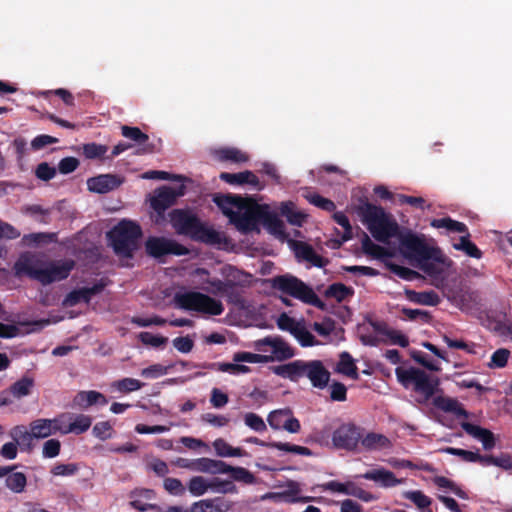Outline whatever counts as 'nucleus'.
Here are the masks:
<instances>
[{"mask_svg": "<svg viewBox=\"0 0 512 512\" xmlns=\"http://www.w3.org/2000/svg\"><path fill=\"white\" fill-rule=\"evenodd\" d=\"M271 371L282 378L298 382L300 378L307 377L313 387L323 389L328 385L330 372L320 360H295L286 364L272 366Z\"/></svg>", "mask_w": 512, "mask_h": 512, "instance_id": "f257e3e1", "label": "nucleus"}, {"mask_svg": "<svg viewBox=\"0 0 512 512\" xmlns=\"http://www.w3.org/2000/svg\"><path fill=\"white\" fill-rule=\"evenodd\" d=\"M170 223L177 234L189 236L195 241L215 245L221 243V235L213 228L205 226L200 219L188 210L174 209L169 213Z\"/></svg>", "mask_w": 512, "mask_h": 512, "instance_id": "f03ea898", "label": "nucleus"}, {"mask_svg": "<svg viewBox=\"0 0 512 512\" xmlns=\"http://www.w3.org/2000/svg\"><path fill=\"white\" fill-rule=\"evenodd\" d=\"M359 214L375 240L387 243L389 239L398 236V223L381 206L365 202L359 207Z\"/></svg>", "mask_w": 512, "mask_h": 512, "instance_id": "7ed1b4c3", "label": "nucleus"}, {"mask_svg": "<svg viewBox=\"0 0 512 512\" xmlns=\"http://www.w3.org/2000/svg\"><path fill=\"white\" fill-rule=\"evenodd\" d=\"M73 260L51 262L43 268H36L27 256H21L15 263V270L18 275L26 274L30 278L48 285L56 281L66 279L74 268Z\"/></svg>", "mask_w": 512, "mask_h": 512, "instance_id": "20e7f679", "label": "nucleus"}, {"mask_svg": "<svg viewBox=\"0 0 512 512\" xmlns=\"http://www.w3.org/2000/svg\"><path fill=\"white\" fill-rule=\"evenodd\" d=\"M141 236L140 225L130 220H122L108 233L115 254L122 258L133 257Z\"/></svg>", "mask_w": 512, "mask_h": 512, "instance_id": "39448f33", "label": "nucleus"}, {"mask_svg": "<svg viewBox=\"0 0 512 512\" xmlns=\"http://www.w3.org/2000/svg\"><path fill=\"white\" fill-rule=\"evenodd\" d=\"M271 287L305 304L324 310L326 305L314 290L296 276L285 274L270 279Z\"/></svg>", "mask_w": 512, "mask_h": 512, "instance_id": "423d86ee", "label": "nucleus"}, {"mask_svg": "<svg viewBox=\"0 0 512 512\" xmlns=\"http://www.w3.org/2000/svg\"><path fill=\"white\" fill-rule=\"evenodd\" d=\"M396 377L406 389L412 387L413 390L422 395L425 400L432 398L438 391L440 380L436 376H431L424 370L416 367L408 369L397 367Z\"/></svg>", "mask_w": 512, "mask_h": 512, "instance_id": "0eeeda50", "label": "nucleus"}, {"mask_svg": "<svg viewBox=\"0 0 512 512\" xmlns=\"http://www.w3.org/2000/svg\"><path fill=\"white\" fill-rule=\"evenodd\" d=\"M174 302L181 309L213 316L221 315L224 311L223 304L219 300L196 291L177 292Z\"/></svg>", "mask_w": 512, "mask_h": 512, "instance_id": "6e6552de", "label": "nucleus"}, {"mask_svg": "<svg viewBox=\"0 0 512 512\" xmlns=\"http://www.w3.org/2000/svg\"><path fill=\"white\" fill-rule=\"evenodd\" d=\"M400 251L408 259L418 263L426 260L439 261V250L427 244L423 236L408 232L399 237Z\"/></svg>", "mask_w": 512, "mask_h": 512, "instance_id": "1a4fd4ad", "label": "nucleus"}, {"mask_svg": "<svg viewBox=\"0 0 512 512\" xmlns=\"http://www.w3.org/2000/svg\"><path fill=\"white\" fill-rule=\"evenodd\" d=\"M246 204L243 208L233 214L230 222L242 232L253 231L259 222L264 209V205L258 204L252 197H246Z\"/></svg>", "mask_w": 512, "mask_h": 512, "instance_id": "9d476101", "label": "nucleus"}, {"mask_svg": "<svg viewBox=\"0 0 512 512\" xmlns=\"http://www.w3.org/2000/svg\"><path fill=\"white\" fill-rule=\"evenodd\" d=\"M146 253L162 262V258L168 255L184 256L189 250L184 245L173 239L150 236L145 242Z\"/></svg>", "mask_w": 512, "mask_h": 512, "instance_id": "9b49d317", "label": "nucleus"}, {"mask_svg": "<svg viewBox=\"0 0 512 512\" xmlns=\"http://www.w3.org/2000/svg\"><path fill=\"white\" fill-rule=\"evenodd\" d=\"M361 437V428L352 423H345L333 432L332 442L338 449L353 451L356 449Z\"/></svg>", "mask_w": 512, "mask_h": 512, "instance_id": "f8f14e48", "label": "nucleus"}, {"mask_svg": "<svg viewBox=\"0 0 512 512\" xmlns=\"http://www.w3.org/2000/svg\"><path fill=\"white\" fill-rule=\"evenodd\" d=\"M35 387V380L28 375L22 376L9 388L0 392V407L11 405L15 399L20 400L29 396Z\"/></svg>", "mask_w": 512, "mask_h": 512, "instance_id": "ddd939ff", "label": "nucleus"}, {"mask_svg": "<svg viewBox=\"0 0 512 512\" xmlns=\"http://www.w3.org/2000/svg\"><path fill=\"white\" fill-rule=\"evenodd\" d=\"M250 275L238 269H231L228 274V283L224 295L228 303L234 305H243V291L241 288L249 285L248 277Z\"/></svg>", "mask_w": 512, "mask_h": 512, "instance_id": "4468645a", "label": "nucleus"}, {"mask_svg": "<svg viewBox=\"0 0 512 512\" xmlns=\"http://www.w3.org/2000/svg\"><path fill=\"white\" fill-rule=\"evenodd\" d=\"M182 195H184L183 186L178 189L162 186L155 191L154 196L151 198V207L159 215H162L169 207L173 206L177 198Z\"/></svg>", "mask_w": 512, "mask_h": 512, "instance_id": "2eb2a0df", "label": "nucleus"}, {"mask_svg": "<svg viewBox=\"0 0 512 512\" xmlns=\"http://www.w3.org/2000/svg\"><path fill=\"white\" fill-rule=\"evenodd\" d=\"M261 346H269L272 349L273 360L285 361L295 355L294 349L280 336H267L256 342V347L261 350Z\"/></svg>", "mask_w": 512, "mask_h": 512, "instance_id": "dca6fc26", "label": "nucleus"}, {"mask_svg": "<svg viewBox=\"0 0 512 512\" xmlns=\"http://www.w3.org/2000/svg\"><path fill=\"white\" fill-rule=\"evenodd\" d=\"M107 283L101 279L97 283H95L92 287H82L79 289H74L69 292L64 300V303L67 306H75L80 302L89 303L91 298L97 294H100Z\"/></svg>", "mask_w": 512, "mask_h": 512, "instance_id": "f3484780", "label": "nucleus"}, {"mask_svg": "<svg viewBox=\"0 0 512 512\" xmlns=\"http://www.w3.org/2000/svg\"><path fill=\"white\" fill-rule=\"evenodd\" d=\"M122 181L112 174H101L87 180L88 189L92 192L105 194L120 186Z\"/></svg>", "mask_w": 512, "mask_h": 512, "instance_id": "a211bd4d", "label": "nucleus"}, {"mask_svg": "<svg viewBox=\"0 0 512 512\" xmlns=\"http://www.w3.org/2000/svg\"><path fill=\"white\" fill-rule=\"evenodd\" d=\"M220 179L230 185H244L249 184L255 187L257 190H262L264 185L260 183L259 178L249 170H245L239 173H228L222 172Z\"/></svg>", "mask_w": 512, "mask_h": 512, "instance_id": "6ab92c4d", "label": "nucleus"}, {"mask_svg": "<svg viewBox=\"0 0 512 512\" xmlns=\"http://www.w3.org/2000/svg\"><path fill=\"white\" fill-rule=\"evenodd\" d=\"M247 443L268 447V448H274L280 451L294 453L302 456H311L313 453L312 451L305 447V446H299L291 443H284V442H265L257 437H249L245 440Z\"/></svg>", "mask_w": 512, "mask_h": 512, "instance_id": "aec40b11", "label": "nucleus"}, {"mask_svg": "<svg viewBox=\"0 0 512 512\" xmlns=\"http://www.w3.org/2000/svg\"><path fill=\"white\" fill-rule=\"evenodd\" d=\"M121 133L125 138L134 141L138 145H142V148L138 151L139 154L154 153L156 151L155 145L148 143L149 136L142 132L140 128L123 125Z\"/></svg>", "mask_w": 512, "mask_h": 512, "instance_id": "412c9836", "label": "nucleus"}, {"mask_svg": "<svg viewBox=\"0 0 512 512\" xmlns=\"http://www.w3.org/2000/svg\"><path fill=\"white\" fill-rule=\"evenodd\" d=\"M461 428L473 438L481 441L485 450H491L495 447V436L490 430L470 422H462Z\"/></svg>", "mask_w": 512, "mask_h": 512, "instance_id": "4be33fe9", "label": "nucleus"}, {"mask_svg": "<svg viewBox=\"0 0 512 512\" xmlns=\"http://www.w3.org/2000/svg\"><path fill=\"white\" fill-rule=\"evenodd\" d=\"M215 204L219 207L222 213L229 218L232 219L233 214L237 211H234V208H243L244 204H246V197H242L240 195H216L214 197Z\"/></svg>", "mask_w": 512, "mask_h": 512, "instance_id": "5701e85b", "label": "nucleus"}, {"mask_svg": "<svg viewBox=\"0 0 512 512\" xmlns=\"http://www.w3.org/2000/svg\"><path fill=\"white\" fill-rule=\"evenodd\" d=\"M211 155L219 162H230L234 164L245 163L249 156L236 147H220L213 149Z\"/></svg>", "mask_w": 512, "mask_h": 512, "instance_id": "b1692460", "label": "nucleus"}, {"mask_svg": "<svg viewBox=\"0 0 512 512\" xmlns=\"http://www.w3.org/2000/svg\"><path fill=\"white\" fill-rule=\"evenodd\" d=\"M359 477L378 482L381 484V486L386 488L394 487L401 483V480L397 479L392 471L386 470L384 468L367 471L364 474H361Z\"/></svg>", "mask_w": 512, "mask_h": 512, "instance_id": "393cba45", "label": "nucleus"}, {"mask_svg": "<svg viewBox=\"0 0 512 512\" xmlns=\"http://www.w3.org/2000/svg\"><path fill=\"white\" fill-rule=\"evenodd\" d=\"M433 405L444 412L453 413L458 418L468 417V412L456 399L445 396H436L433 398Z\"/></svg>", "mask_w": 512, "mask_h": 512, "instance_id": "a878e982", "label": "nucleus"}, {"mask_svg": "<svg viewBox=\"0 0 512 512\" xmlns=\"http://www.w3.org/2000/svg\"><path fill=\"white\" fill-rule=\"evenodd\" d=\"M108 403L107 398L100 392L91 390V391H80L78 392L74 399L73 404L80 408H88L95 404L106 405Z\"/></svg>", "mask_w": 512, "mask_h": 512, "instance_id": "bb28decb", "label": "nucleus"}, {"mask_svg": "<svg viewBox=\"0 0 512 512\" xmlns=\"http://www.w3.org/2000/svg\"><path fill=\"white\" fill-rule=\"evenodd\" d=\"M226 464L224 461L206 457L196 459L195 472L208 473L212 475L225 474Z\"/></svg>", "mask_w": 512, "mask_h": 512, "instance_id": "cd10ccee", "label": "nucleus"}, {"mask_svg": "<svg viewBox=\"0 0 512 512\" xmlns=\"http://www.w3.org/2000/svg\"><path fill=\"white\" fill-rule=\"evenodd\" d=\"M405 293H406L407 298L411 302L416 303V304L436 306L440 303V297L433 290L423 291V292H417L414 290H406Z\"/></svg>", "mask_w": 512, "mask_h": 512, "instance_id": "c85d7f7f", "label": "nucleus"}, {"mask_svg": "<svg viewBox=\"0 0 512 512\" xmlns=\"http://www.w3.org/2000/svg\"><path fill=\"white\" fill-rule=\"evenodd\" d=\"M361 444L369 451L383 450L391 446V441L383 434L370 432L365 437H361Z\"/></svg>", "mask_w": 512, "mask_h": 512, "instance_id": "c756f323", "label": "nucleus"}, {"mask_svg": "<svg viewBox=\"0 0 512 512\" xmlns=\"http://www.w3.org/2000/svg\"><path fill=\"white\" fill-rule=\"evenodd\" d=\"M336 371L340 374L352 378L353 380L359 379L358 368L355 364V361L352 358V356L346 351L340 354Z\"/></svg>", "mask_w": 512, "mask_h": 512, "instance_id": "7c9ffc66", "label": "nucleus"}, {"mask_svg": "<svg viewBox=\"0 0 512 512\" xmlns=\"http://www.w3.org/2000/svg\"><path fill=\"white\" fill-rule=\"evenodd\" d=\"M261 222L268 228V230L277 236L284 235V223L278 218L275 213L269 211L267 205H264Z\"/></svg>", "mask_w": 512, "mask_h": 512, "instance_id": "2f4dec72", "label": "nucleus"}, {"mask_svg": "<svg viewBox=\"0 0 512 512\" xmlns=\"http://www.w3.org/2000/svg\"><path fill=\"white\" fill-rule=\"evenodd\" d=\"M324 295L326 298H333L337 302H342L348 297H352L354 295V289L338 282L329 285L325 290Z\"/></svg>", "mask_w": 512, "mask_h": 512, "instance_id": "473e14b6", "label": "nucleus"}, {"mask_svg": "<svg viewBox=\"0 0 512 512\" xmlns=\"http://www.w3.org/2000/svg\"><path fill=\"white\" fill-rule=\"evenodd\" d=\"M29 428L32 431V435L35 437V439H43L54 435L53 426L50 419H36L30 423Z\"/></svg>", "mask_w": 512, "mask_h": 512, "instance_id": "72a5a7b5", "label": "nucleus"}, {"mask_svg": "<svg viewBox=\"0 0 512 512\" xmlns=\"http://www.w3.org/2000/svg\"><path fill=\"white\" fill-rule=\"evenodd\" d=\"M280 212L290 224L295 226H301L306 217L302 212L296 211L294 203L290 201L281 204Z\"/></svg>", "mask_w": 512, "mask_h": 512, "instance_id": "f704fd0d", "label": "nucleus"}, {"mask_svg": "<svg viewBox=\"0 0 512 512\" xmlns=\"http://www.w3.org/2000/svg\"><path fill=\"white\" fill-rule=\"evenodd\" d=\"M431 226L437 229L444 228L449 232H467L466 224L453 220L450 217L433 219Z\"/></svg>", "mask_w": 512, "mask_h": 512, "instance_id": "c9c22d12", "label": "nucleus"}, {"mask_svg": "<svg viewBox=\"0 0 512 512\" xmlns=\"http://www.w3.org/2000/svg\"><path fill=\"white\" fill-rule=\"evenodd\" d=\"M92 424V418L85 414H74V418L71 420L66 431L80 435L86 432Z\"/></svg>", "mask_w": 512, "mask_h": 512, "instance_id": "e433bc0d", "label": "nucleus"}, {"mask_svg": "<svg viewBox=\"0 0 512 512\" xmlns=\"http://www.w3.org/2000/svg\"><path fill=\"white\" fill-rule=\"evenodd\" d=\"M225 474H230L234 481L243 482L246 484H253L255 482V476L246 468L233 467L226 464Z\"/></svg>", "mask_w": 512, "mask_h": 512, "instance_id": "4c0bfd02", "label": "nucleus"}, {"mask_svg": "<svg viewBox=\"0 0 512 512\" xmlns=\"http://www.w3.org/2000/svg\"><path fill=\"white\" fill-rule=\"evenodd\" d=\"M234 362H246V363H267L273 361V357L270 355H262L251 352H237L233 355Z\"/></svg>", "mask_w": 512, "mask_h": 512, "instance_id": "58836bf2", "label": "nucleus"}, {"mask_svg": "<svg viewBox=\"0 0 512 512\" xmlns=\"http://www.w3.org/2000/svg\"><path fill=\"white\" fill-rule=\"evenodd\" d=\"M26 484L27 478L22 472H13L6 477V486L14 493H22Z\"/></svg>", "mask_w": 512, "mask_h": 512, "instance_id": "ea45409f", "label": "nucleus"}, {"mask_svg": "<svg viewBox=\"0 0 512 512\" xmlns=\"http://www.w3.org/2000/svg\"><path fill=\"white\" fill-rule=\"evenodd\" d=\"M291 414L292 411L289 408L274 410L269 413L267 422L272 429L279 430L284 427L287 417Z\"/></svg>", "mask_w": 512, "mask_h": 512, "instance_id": "a19ab883", "label": "nucleus"}, {"mask_svg": "<svg viewBox=\"0 0 512 512\" xmlns=\"http://www.w3.org/2000/svg\"><path fill=\"white\" fill-rule=\"evenodd\" d=\"M187 488L191 495L199 497L209 490L210 484H208V480L202 476H193L189 480Z\"/></svg>", "mask_w": 512, "mask_h": 512, "instance_id": "79ce46f5", "label": "nucleus"}, {"mask_svg": "<svg viewBox=\"0 0 512 512\" xmlns=\"http://www.w3.org/2000/svg\"><path fill=\"white\" fill-rule=\"evenodd\" d=\"M242 362L235 363H213L211 364V368L216 369L220 372H228L234 375L237 374H246L251 371L250 367L241 364Z\"/></svg>", "mask_w": 512, "mask_h": 512, "instance_id": "37998d69", "label": "nucleus"}, {"mask_svg": "<svg viewBox=\"0 0 512 512\" xmlns=\"http://www.w3.org/2000/svg\"><path fill=\"white\" fill-rule=\"evenodd\" d=\"M74 418L73 413H61L53 419H50L51 424L53 426L54 434L60 433L63 435L69 434L70 431L67 430V426L71 424V420Z\"/></svg>", "mask_w": 512, "mask_h": 512, "instance_id": "c03bdc74", "label": "nucleus"}, {"mask_svg": "<svg viewBox=\"0 0 512 512\" xmlns=\"http://www.w3.org/2000/svg\"><path fill=\"white\" fill-rule=\"evenodd\" d=\"M362 249L366 254L375 258H382L387 255V249L375 244L367 234H364L362 239Z\"/></svg>", "mask_w": 512, "mask_h": 512, "instance_id": "a18cd8bd", "label": "nucleus"}, {"mask_svg": "<svg viewBox=\"0 0 512 512\" xmlns=\"http://www.w3.org/2000/svg\"><path fill=\"white\" fill-rule=\"evenodd\" d=\"M10 436L13 438V440L18 444L23 445H30L31 441L35 439V437L32 435V431L29 429V431L26 429L23 425H17L15 426L11 432Z\"/></svg>", "mask_w": 512, "mask_h": 512, "instance_id": "49530a36", "label": "nucleus"}, {"mask_svg": "<svg viewBox=\"0 0 512 512\" xmlns=\"http://www.w3.org/2000/svg\"><path fill=\"white\" fill-rule=\"evenodd\" d=\"M404 498L412 501L420 510L431 505L432 500L420 490L406 491L403 493Z\"/></svg>", "mask_w": 512, "mask_h": 512, "instance_id": "de8ad7c7", "label": "nucleus"}, {"mask_svg": "<svg viewBox=\"0 0 512 512\" xmlns=\"http://www.w3.org/2000/svg\"><path fill=\"white\" fill-rule=\"evenodd\" d=\"M82 149L83 155L87 159H98L104 157L108 151V146L92 142L84 144Z\"/></svg>", "mask_w": 512, "mask_h": 512, "instance_id": "09e8293b", "label": "nucleus"}, {"mask_svg": "<svg viewBox=\"0 0 512 512\" xmlns=\"http://www.w3.org/2000/svg\"><path fill=\"white\" fill-rule=\"evenodd\" d=\"M144 383L134 378H123L114 382L113 387L121 393H130L139 390L143 387Z\"/></svg>", "mask_w": 512, "mask_h": 512, "instance_id": "8fccbe9b", "label": "nucleus"}, {"mask_svg": "<svg viewBox=\"0 0 512 512\" xmlns=\"http://www.w3.org/2000/svg\"><path fill=\"white\" fill-rule=\"evenodd\" d=\"M293 336L303 347H311L317 344L314 335L307 330L303 322L299 325Z\"/></svg>", "mask_w": 512, "mask_h": 512, "instance_id": "3c124183", "label": "nucleus"}, {"mask_svg": "<svg viewBox=\"0 0 512 512\" xmlns=\"http://www.w3.org/2000/svg\"><path fill=\"white\" fill-rule=\"evenodd\" d=\"M387 266L392 273H394L403 280L412 281L420 277V274L417 271L412 270L410 268L394 263H389Z\"/></svg>", "mask_w": 512, "mask_h": 512, "instance_id": "603ef678", "label": "nucleus"}, {"mask_svg": "<svg viewBox=\"0 0 512 512\" xmlns=\"http://www.w3.org/2000/svg\"><path fill=\"white\" fill-rule=\"evenodd\" d=\"M402 313L411 321H419L421 323H430L432 321L431 314L425 310L404 308Z\"/></svg>", "mask_w": 512, "mask_h": 512, "instance_id": "864d4df0", "label": "nucleus"}, {"mask_svg": "<svg viewBox=\"0 0 512 512\" xmlns=\"http://www.w3.org/2000/svg\"><path fill=\"white\" fill-rule=\"evenodd\" d=\"M302 322L296 321L293 317H290L286 313L280 314L277 319V326L282 331H287L292 335L295 333L297 328Z\"/></svg>", "mask_w": 512, "mask_h": 512, "instance_id": "5fc2aeb1", "label": "nucleus"}, {"mask_svg": "<svg viewBox=\"0 0 512 512\" xmlns=\"http://www.w3.org/2000/svg\"><path fill=\"white\" fill-rule=\"evenodd\" d=\"M244 423L255 432H264L267 426L258 414L249 412L244 415Z\"/></svg>", "mask_w": 512, "mask_h": 512, "instance_id": "6e6d98bb", "label": "nucleus"}, {"mask_svg": "<svg viewBox=\"0 0 512 512\" xmlns=\"http://www.w3.org/2000/svg\"><path fill=\"white\" fill-rule=\"evenodd\" d=\"M138 339L144 344L155 348L161 347L168 342V338L161 335H153L150 332H141Z\"/></svg>", "mask_w": 512, "mask_h": 512, "instance_id": "4d7b16f0", "label": "nucleus"}, {"mask_svg": "<svg viewBox=\"0 0 512 512\" xmlns=\"http://www.w3.org/2000/svg\"><path fill=\"white\" fill-rule=\"evenodd\" d=\"M164 489L171 495L182 496L185 494L186 488L177 478L167 477L163 481Z\"/></svg>", "mask_w": 512, "mask_h": 512, "instance_id": "13d9d810", "label": "nucleus"}, {"mask_svg": "<svg viewBox=\"0 0 512 512\" xmlns=\"http://www.w3.org/2000/svg\"><path fill=\"white\" fill-rule=\"evenodd\" d=\"M510 351L505 348L497 349L491 356L488 366L490 368H503L507 365Z\"/></svg>", "mask_w": 512, "mask_h": 512, "instance_id": "bf43d9fd", "label": "nucleus"}, {"mask_svg": "<svg viewBox=\"0 0 512 512\" xmlns=\"http://www.w3.org/2000/svg\"><path fill=\"white\" fill-rule=\"evenodd\" d=\"M112 431L113 428L109 421L98 422L93 426L92 429L93 435L102 441L111 438Z\"/></svg>", "mask_w": 512, "mask_h": 512, "instance_id": "052dcab7", "label": "nucleus"}, {"mask_svg": "<svg viewBox=\"0 0 512 512\" xmlns=\"http://www.w3.org/2000/svg\"><path fill=\"white\" fill-rule=\"evenodd\" d=\"M308 200L311 204L327 212H332L336 208V205L332 200L325 198L317 193L310 195Z\"/></svg>", "mask_w": 512, "mask_h": 512, "instance_id": "680f3d73", "label": "nucleus"}, {"mask_svg": "<svg viewBox=\"0 0 512 512\" xmlns=\"http://www.w3.org/2000/svg\"><path fill=\"white\" fill-rule=\"evenodd\" d=\"M57 170L55 167L50 166L47 162L38 164L35 170V175L38 179L49 181L55 177Z\"/></svg>", "mask_w": 512, "mask_h": 512, "instance_id": "e2e57ef3", "label": "nucleus"}, {"mask_svg": "<svg viewBox=\"0 0 512 512\" xmlns=\"http://www.w3.org/2000/svg\"><path fill=\"white\" fill-rule=\"evenodd\" d=\"M174 348L181 353H189L194 348L193 339L187 335L183 337H176L172 341Z\"/></svg>", "mask_w": 512, "mask_h": 512, "instance_id": "0e129e2a", "label": "nucleus"}, {"mask_svg": "<svg viewBox=\"0 0 512 512\" xmlns=\"http://www.w3.org/2000/svg\"><path fill=\"white\" fill-rule=\"evenodd\" d=\"M61 443L58 439H49L43 444L42 454L45 458H54L59 455Z\"/></svg>", "mask_w": 512, "mask_h": 512, "instance_id": "69168bd1", "label": "nucleus"}, {"mask_svg": "<svg viewBox=\"0 0 512 512\" xmlns=\"http://www.w3.org/2000/svg\"><path fill=\"white\" fill-rule=\"evenodd\" d=\"M419 268L432 278H439L444 272L441 266L430 260L419 262Z\"/></svg>", "mask_w": 512, "mask_h": 512, "instance_id": "338daca9", "label": "nucleus"}, {"mask_svg": "<svg viewBox=\"0 0 512 512\" xmlns=\"http://www.w3.org/2000/svg\"><path fill=\"white\" fill-rule=\"evenodd\" d=\"M200 508L201 512H223L222 508L215 504L214 499H204L193 503L192 510Z\"/></svg>", "mask_w": 512, "mask_h": 512, "instance_id": "774afa93", "label": "nucleus"}]
</instances>
